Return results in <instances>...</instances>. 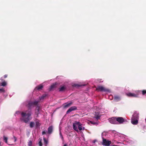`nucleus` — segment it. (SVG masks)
Here are the masks:
<instances>
[{
	"instance_id": "6",
	"label": "nucleus",
	"mask_w": 146,
	"mask_h": 146,
	"mask_svg": "<svg viewBox=\"0 0 146 146\" xmlns=\"http://www.w3.org/2000/svg\"><path fill=\"white\" fill-rule=\"evenodd\" d=\"M96 89L97 90H99L101 91H104L107 92H110V90L109 89L106 88L102 86H98L97 87Z\"/></svg>"
},
{
	"instance_id": "21",
	"label": "nucleus",
	"mask_w": 146,
	"mask_h": 146,
	"mask_svg": "<svg viewBox=\"0 0 146 146\" xmlns=\"http://www.w3.org/2000/svg\"><path fill=\"white\" fill-rule=\"evenodd\" d=\"M55 86L56 85L55 84H53L50 87V90H52L53 88L55 87Z\"/></svg>"
},
{
	"instance_id": "38",
	"label": "nucleus",
	"mask_w": 146,
	"mask_h": 146,
	"mask_svg": "<svg viewBox=\"0 0 146 146\" xmlns=\"http://www.w3.org/2000/svg\"><path fill=\"white\" fill-rule=\"evenodd\" d=\"M117 143H118V144L119 143V142H117Z\"/></svg>"
},
{
	"instance_id": "36",
	"label": "nucleus",
	"mask_w": 146,
	"mask_h": 146,
	"mask_svg": "<svg viewBox=\"0 0 146 146\" xmlns=\"http://www.w3.org/2000/svg\"><path fill=\"white\" fill-rule=\"evenodd\" d=\"M63 146H66V145H64Z\"/></svg>"
},
{
	"instance_id": "7",
	"label": "nucleus",
	"mask_w": 146,
	"mask_h": 146,
	"mask_svg": "<svg viewBox=\"0 0 146 146\" xmlns=\"http://www.w3.org/2000/svg\"><path fill=\"white\" fill-rule=\"evenodd\" d=\"M116 121L118 122L119 124L123 123L124 122H127V121L126 119H123L122 117H116Z\"/></svg>"
},
{
	"instance_id": "11",
	"label": "nucleus",
	"mask_w": 146,
	"mask_h": 146,
	"mask_svg": "<svg viewBox=\"0 0 146 146\" xmlns=\"http://www.w3.org/2000/svg\"><path fill=\"white\" fill-rule=\"evenodd\" d=\"M77 108L75 106L72 107L68 110L66 112V113L67 114L68 113L72 111L75 110Z\"/></svg>"
},
{
	"instance_id": "24",
	"label": "nucleus",
	"mask_w": 146,
	"mask_h": 146,
	"mask_svg": "<svg viewBox=\"0 0 146 146\" xmlns=\"http://www.w3.org/2000/svg\"><path fill=\"white\" fill-rule=\"evenodd\" d=\"M59 131H60V137H61L62 139H63V137L62 136V135L60 131V129H59Z\"/></svg>"
},
{
	"instance_id": "34",
	"label": "nucleus",
	"mask_w": 146,
	"mask_h": 146,
	"mask_svg": "<svg viewBox=\"0 0 146 146\" xmlns=\"http://www.w3.org/2000/svg\"><path fill=\"white\" fill-rule=\"evenodd\" d=\"M7 77V75H5L4 76V78H6Z\"/></svg>"
},
{
	"instance_id": "8",
	"label": "nucleus",
	"mask_w": 146,
	"mask_h": 146,
	"mask_svg": "<svg viewBox=\"0 0 146 146\" xmlns=\"http://www.w3.org/2000/svg\"><path fill=\"white\" fill-rule=\"evenodd\" d=\"M80 123L78 121H76L73 124V129L76 131H78V129L77 127L80 125Z\"/></svg>"
},
{
	"instance_id": "20",
	"label": "nucleus",
	"mask_w": 146,
	"mask_h": 146,
	"mask_svg": "<svg viewBox=\"0 0 146 146\" xmlns=\"http://www.w3.org/2000/svg\"><path fill=\"white\" fill-rule=\"evenodd\" d=\"M91 123L93 124L94 125H98V121H91Z\"/></svg>"
},
{
	"instance_id": "22",
	"label": "nucleus",
	"mask_w": 146,
	"mask_h": 146,
	"mask_svg": "<svg viewBox=\"0 0 146 146\" xmlns=\"http://www.w3.org/2000/svg\"><path fill=\"white\" fill-rule=\"evenodd\" d=\"M3 139H4V140L5 142L6 143H7V137H5L4 136V137H3Z\"/></svg>"
},
{
	"instance_id": "9",
	"label": "nucleus",
	"mask_w": 146,
	"mask_h": 146,
	"mask_svg": "<svg viewBox=\"0 0 146 146\" xmlns=\"http://www.w3.org/2000/svg\"><path fill=\"white\" fill-rule=\"evenodd\" d=\"M109 122L111 123L116 124L117 122L116 121V117H113L109 119Z\"/></svg>"
},
{
	"instance_id": "3",
	"label": "nucleus",
	"mask_w": 146,
	"mask_h": 146,
	"mask_svg": "<svg viewBox=\"0 0 146 146\" xmlns=\"http://www.w3.org/2000/svg\"><path fill=\"white\" fill-rule=\"evenodd\" d=\"M139 119L138 113L137 112H135L133 114L132 117L131 122L133 125H136L138 122Z\"/></svg>"
},
{
	"instance_id": "14",
	"label": "nucleus",
	"mask_w": 146,
	"mask_h": 146,
	"mask_svg": "<svg viewBox=\"0 0 146 146\" xmlns=\"http://www.w3.org/2000/svg\"><path fill=\"white\" fill-rule=\"evenodd\" d=\"M53 127L52 126L49 127L48 128V133L49 134H50L52 131Z\"/></svg>"
},
{
	"instance_id": "1",
	"label": "nucleus",
	"mask_w": 146,
	"mask_h": 146,
	"mask_svg": "<svg viewBox=\"0 0 146 146\" xmlns=\"http://www.w3.org/2000/svg\"><path fill=\"white\" fill-rule=\"evenodd\" d=\"M20 114H21L20 112L17 111L16 112L15 115H16V114L19 115ZM31 114V111L29 110L22 112L21 113V120L24 121L25 123H27L32 119V117H30Z\"/></svg>"
},
{
	"instance_id": "39",
	"label": "nucleus",
	"mask_w": 146,
	"mask_h": 146,
	"mask_svg": "<svg viewBox=\"0 0 146 146\" xmlns=\"http://www.w3.org/2000/svg\"><path fill=\"white\" fill-rule=\"evenodd\" d=\"M111 96H109V97H111Z\"/></svg>"
},
{
	"instance_id": "18",
	"label": "nucleus",
	"mask_w": 146,
	"mask_h": 146,
	"mask_svg": "<svg viewBox=\"0 0 146 146\" xmlns=\"http://www.w3.org/2000/svg\"><path fill=\"white\" fill-rule=\"evenodd\" d=\"M7 85V82L5 81H4L3 82H2L1 84V86H6Z\"/></svg>"
},
{
	"instance_id": "13",
	"label": "nucleus",
	"mask_w": 146,
	"mask_h": 146,
	"mask_svg": "<svg viewBox=\"0 0 146 146\" xmlns=\"http://www.w3.org/2000/svg\"><path fill=\"white\" fill-rule=\"evenodd\" d=\"M121 99V97L118 96L116 95L114 97V100L116 102L119 101Z\"/></svg>"
},
{
	"instance_id": "31",
	"label": "nucleus",
	"mask_w": 146,
	"mask_h": 146,
	"mask_svg": "<svg viewBox=\"0 0 146 146\" xmlns=\"http://www.w3.org/2000/svg\"><path fill=\"white\" fill-rule=\"evenodd\" d=\"M13 138L14 139V142H16L17 140V139L15 136H13Z\"/></svg>"
},
{
	"instance_id": "17",
	"label": "nucleus",
	"mask_w": 146,
	"mask_h": 146,
	"mask_svg": "<svg viewBox=\"0 0 146 146\" xmlns=\"http://www.w3.org/2000/svg\"><path fill=\"white\" fill-rule=\"evenodd\" d=\"M43 88V86L42 85H40L37 86L35 89V90H40L42 89Z\"/></svg>"
},
{
	"instance_id": "26",
	"label": "nucleus",
	"mask_w": 146,
	"mask_h": 146,
	"mask_svg": "<svg viewBox=\"0 0 146 146\" xmlns=\"http://www.w3.org/2000/svg\"><path fill=\"white\" fill-rule=\"evenodd\" d=\"M142 92L143 95H144L146 93V90H143Z\"/></svg>"
},
{
	"instance_id": "12",
	"label": "nucleus",
	"mask_w": 146,
	"mask_h": 146,
	"mask_svg": "<svg viewBox=\"0 0 146 146\" xmlns=\"http://www.w3.org/2000/svg\"><path fill=\"white\" fill-rule=\"evenodd\" d=\"M72 104V102L66 103L63 104L64 108H66L70 106Z\"/></svg>"
},
{
	"instance_id": "5",
	"label": "nucleus",
	"mask_w": 146,
	"mask_h": 146,
	"mask_svg": "<svg viewBox=\"0 0 146 146\" xmlns=\"http://www.w3.org/2000/svg\"><path fill=\"white\" fill-rule=\"evenodd\" d=\"M140 92V91L137 90L135 91L134 93L131 92L127 93L126 94V95L128 97H137L138 96Z\"/></svg>"
},
{
	"instance_id": "16",
	"label": "nucleus",
	"mask_w": 146,
	"mask_h": 146,
	"mask_svg": "<svg viewBox=\"0 0 146 146\" xmlns=\"http://www.w3.org/2000/svg\"><path fill=\"white\" fill-rule=\"evenodd\" d=\"M82 124H81L80 123V125H79L78 126V129L79 130L81 131L82 130H84L85 129L84 127H82Z\"/></svg>"
},
{
	"instance_id": "35",
	"label": "nucleus",
	"mask_w": 146,
	"mask_h": 146,
	"mask_svg": "<svg viewBox=\"0 0 146 146\" xmlns=\"http://www.w3.org/2000/svg\"><path fill=\"white\" fill-rule=\"evenodd\" d=\"M111 146H119V145H111Z\"/></svg>"
},
{
	"instance_id": "33",
	"label": "nucleus",
	"mask_w": 146,
	"mask_h": 146,
	"mask_svg": "<svg viewBox=\"0 0 146 146\" xmlns=\"http://www.w3.org/2000/svg\"><path fill=\"white\" fill-rule=\"evenodd\" d=\"M97 141L96 140H94V141H93V143H95L96 141Z\"/></svg>"
},
{
	"instance_id": "27",
	"label": "nucleus",
	"mask_w": 146,
	"mask_h": 146,
	"mask_svg": "<svg viewBox=\"0 0 146 146\" xmlns=\"http://www.w3.org/2000/svg\"><path fill=\"white\" fill-rule=\"evenodd\" d=\"M94 118L96 119L97 120H98L100 118V116H97L96 117H95Z\"/></svg>"
},
{
	"instance_id": "28",
	"label": "nucleus",
	"mask_w": 146,
	"mask_h": 146,
	"mask_svg": "<svg viewBox=\"0 0 146 146\" xmlns=\"http://www.w3.org/2000/svg\"><path fill=\"white\" fill-rule=\"evenodd\" d=\"M44 143L46 144H47L48 143L47 141L44 138Z\"/></svg>"
},
{
	"instance_id": "4",
	"label": "nucleus",
	"mask_w": 146,
	"mask_h": 146,
	"mask_svg": "<svg viewBox=\"0 0 146 146\" xmlns=\"http://www.w3.org/2000/svg\"><path fill=\"white\" fill-rule=\"evenodd\" d=\"M105 133L104 132L102 133V137L103 139L102 144L105 146H109L111 143V141L107 140L104 138V135H105Z\"/></svg>"
},
{
	"instance_id": "30",
	"label": "nucleus",
	"mask_w": 146,
	"mask_h": 146,
	"mask_svg": "<svg viewBox=\"0 0 146 146\" xmlns=\"http://www.w3.org/2000/svg\"><path fill=\"white\" fill-rule=\"evenodd\" d=\"M74 86L75 87H79L82 86V85H79L78 84H76L74 85Z\"/></svg>"
},
{
	"instance_id": "2",
	"label": "nucleus",
	"mask_w": 146,
	"mask_h": 146,
	"mask_svg": "<svg viewBox=\"0 0 146 146\" xmlns=\"http://www.w3.org/2000/svg\"><path fill=\"white\" fill-rule=\"evenodd\" d=\"M46 96V94H44L41 97H39V100H38V101L36 100L33 102H29L27 105V106L29 107H30L34 106H37L36 110V111L35 113L37 115H38L39 113L40 110V106L38 105V103L42 100H43Z\"/></svg>"
},
{
	"instance_id": "19",
	"label": "nucleus",
	"mask_w": 146,
	"mask_h": 146,
	"mask_svg": "<svg viewBox=\"0 0 146 146\" xmlns=\"http://www.w3.org/2000/svg\"><path fill=\"white\" fill-rule=\"evenodd\" d=\"M35 124L33 122H31L30 124V126L31 128H32L34 126Z\"/></svg>"
},
{
	"instance_id": "23",
	"label": "nucleus",
	"mask_w": 146,
	"mask_h": 146,
	"mask_svg": "<svg viewBox=\"0 0 146 146\" xmlns=\"http://www.w3.org/2000/svg\"><path fill=\"white\" fill-rule=\"evenodd\" d=\"M32 142L30 140L28 143V146H32Z\"/></svg>"
},
{
	"instance_id": "29",
	"label": "nucleus",
	"mask_w": 146,
	"mask_h": 146,
	"mask_svg": "<svg viewBox=\"0 0 146 146\" xmlns=\"http://www.w3.org/2000/svg\"><path fill=\"white\" fill-rule=\"evenodd\" d=\"M38 144L40 146H42V144L41 143V140H40L38 143Z\"/></svg>"
},
{
	"instance_id": "25",
	"label": "nucleus",
	"mask_w": 146,
	"mask_h": 146,
	"mask_svg": "<svg viewBox=\"0 0 146 146\" xmlns=\"http://www.w3.org/2000/svg\"><path fill=\"white\" fill-rule=\"evenodd\" d=\"M5 91V90L3 88H0V92H4Z\"/></svg>"
},
{
	"instance_id": "10",
	"label": "nucleus",
	"mask_w": 146,
	"mask_h": 146,
	"mask_svg": "<svg viewBox=\"0 0 146 146\" xmlns=\"http://www.w3.org/2000/svg\"><path fill=\"white\" fill-rule=\"evenodd\" d=\"M67 88V86L66 85H64L60 86L59 88L60 92H63Z\"/></svg>"
},
{
	"instance_id": "37",
	"label": "nucleus",
	"mask_w": 146,
	"mask_h": 146,
	"mask_svg": "<svg viewBox=\"0 0 146 146\" xmlns=\"http://www.w3.org/2000/svg\"><path fill=\"white\" fill-rule=\"evenodd\" d=\"M112 98L111 99H110V100H111L112 98H113L112 97Z\"/></svg>"
},
{
	"instance_id": "32",
	"label": "nucleus",
	"mask_w": 146,
	"mask_h": 146,
	"mask_svg": "<svg viewBox=\"0 0 146 146\" xmlns=\"http://www.w3.org/2000/svg\"><path fill=\"white\" fill-rule=\"evenodd\" d=\"M46 133V131H43L42 132V135H44Z\"/></svg>"
},
{
	"instance_id": "15",
	"label": "nucleus",
	"mask_w": 146,
	"mask_h": 146,
	"mask_svg": "<svg viewBox=\"0 0 146 146\" xmlns=\"http://www.w3.org/2000/svg\"><path fill=\"white\" fill-rule=\"evenodd\" d=\"M40 121L39 120L37 119H36L35 123H36V127H39L40 124L39 123Z\"/></svg>"
}]
</instances>
